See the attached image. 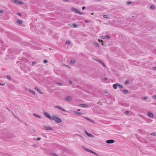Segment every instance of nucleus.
I'll return each mask as SVG.
<instances>
[{
    "label": "nucleus",
    "mask_w": 156,
    "mask_h": 156,
    "mask_svg": "<svg viewBox=\"0 0 156 156\" xmlns=\"http://www.w3.org/2000/svg\"><path fill=\"white\" fill-rule=\"evenodd\" d=\"M83 149L85 150H86V151H87V152H90L91 153L94 154H95L96 155L99 156V155H98V154H97L96 153L93 152V151H92L90 150H89V149L86 148H83Z\"/></svg>",
    "instance_id": "obj_1"
},
{
    "label": "nucleus",
    "mask_w": 156,
    "mask_h": 156,
    "mask_svg": "<svg viewBox=\"0 0 156 156\" xmlns=\"http://www.w3.org/2000/svg\"><path fill=\"white\" fill-rule=\"evenodd\" d=\"M54 120L57 123H60L62 122L61 120L59 118L55 117Z\"/></svg>",
    "instance_id": "obj_2"
},
{
    "label": "nucleus",
    "mask_w": 156,
    "mask_h": 156,
    "mask_svg": "<svg viewBox=\"0 0 156 156\" xmlns=\"http://www.w3.org/2000/svg\"><path fill=\"white\" fill-rule=\"evenodd\" d=\"M71 10L72 11L76 13H79V11L74 8H71Z\"/></svg>",
    "instance_id": "obj_3"
},
{
    "label": "nucleus",
    "mask_w": 156,
    "mask_h": 156,
    "mask_svg": "<svg viewBox=\"0 0 156 156\" xmlns=\"http://www.w3.org/2000/svg\"><path fill=\"white\" fill-rule=\"evenodd\" d=\"M106 142L107 144L113 143L115 142V141L113 140H107Z\"/></svg>",
    "instance_id": "obj_4"
},
{
    "label": "nucleus",
    "mask_w": 156,
    "mask_h": 156,
    "mask_svg": "<svg viewBox=\"0 0 156 156\" xmlns=\"http://www.w3.org/2000/svg\"><path fill=\"white\" fill-rule=\"evenodd\" d=\"M34 89L35 90H36L40 94H43V93L41 92V90L39 89L37 87H35V88H34Z\"/></svg>",
    "instance_id": "obj_5"
},
{
    "label": "nucleus",
    "mask_w": 156,
    "mask_h": 156,
    "mask_svg": "<svg viewBox=\"0 0 156 156\" xmlns=\"http://www.w3.org/2000/svg\"><path fill=\"white\" fill-rule=\"evenodd\" d=\"M44 127L46 130H51L52 129V128L49 126H45Z\"/></svg>",
    "instance_id": "obj_6"
},
{
    "label": "nucleus",
    "mask_w": 156,
    "mask_h": 156,
    "mask_svg": "<svg viewBox=\"0 0 156 156\" xmlns=\"http://www.w3.org/2000/svg\"><path fill=\"white\" fill-rule=\"evenodd\" d=\"M72 98L71 97L68 96L65 98V100L66 101H69L71 100Z\"/></svg>",
    "instance_id": "obj_7"
},
{
    "label": "nucleus",
    "mask_w": 156,
    "mask_h": 156,
    "mask_svg": "<svg viewBox=\"0 0 156 156\" xmlns=\"http://www.w3.org/2000/svg\"><path fill=\"white\" fill-rule=\"evenodd\" d=\"M55 108H58L59 109L64 111V112H66V111L64 109H62V108H61L60 106H56L55 107Z\"/></svg>",
    "instance_id": "obj_8"
},
{
    "label": "nucleus",
    "mask_w": 156,
    "mask_h": 156,
    "mask_svg": "<svg viewBox=\"0 0 156 156\" xmlns=\"http://www.w3.org/2000/svg\"><path fill=\"white\" fill-rule=\"evenodd\" d=\"M44 115L46 117L49 118V116H50V115L48 113L46 112H44Z\"/></svg>",
    "instance_id": "obj_9"
},
{
    "label": "nucleus",
    "mask_w": 156,
    "mask_h": 156,
    "mask_svg": "<svg viewBox=\"0 0 156 156\" xmlns=\"http://www.w3.org/2000/svg\"><path fill=\"white\" fill-rule=\"evenodd\" d=\"M23 2H22L21 1H19L18 0H16V2L15 3L17 4V5H20V4H23Z\"/></svg>",
    "instance_id": "obj_10"
},
{
    "label": "nucleus",
    "mask_w": 156,
    "mask_h": 156,
    "mask_svg": "<svg viewBox=\"0 0 156 156\" xmlns=\"http://www.w3.org/2000/svg\"><path fill=\"white\" fill-rule=\"evenodd\" d=\"M55 117V115H53L52 116L50 115L48 119L51 120H54Z\"/></svg>",
    "instance_id": "obj_11"
},
{
    "label": "nucleus",
    "mask_w": 156,
    "mask_h": 156,
    "mask_svg": "<svg viewBox=\"0 0 156 156\" xmlns=\"http://www.w3.org/2000/svg\"><path fill=\"white\" fill-rule=\"evenodd\" d=\"M148 115L149 117L151 118H152L153 117V114L151 113V112H149L148 113Z\"/></svg>",
    "instance_id": "obj_12"
},
{
    "label": "nucleus",
    "mask_w": 156,
    "mask_h": 156,
    "mask_svg": "<svg viewBox=\"0 0 156 156\" xmlns=\"http://www.w3.org/2000/svg\"><path fill=\"white\" fill-rule=\"evenodd\" d=\"M79 106L83 107H87L88 106V105L84 104H81Z\"/></svg>",
    "instance_id": "obj_13"
},
{
    "label": "nucleus",
    "mask_w": 156,
    "mask_h": 156,
    "mask_svg": "<svg viewBox=\"0 0 156 156\" xmlns=\"http://www.w3.org/2000/svg\"><path fill=\"white\" fill-rule=\"evenodd\" d=\"M86 134H87V135L88 136H89L90 137H92V138H93L94 137V136L93 135L87 132H86Z\"/></svg>",
    "instance_id": "obj_14"
},
{
    "label": "nucleus",
    "mask_w": 156,
    "mask_h": 156,
    "mask_svg": "<svg viewBox=\"0 0 156 156\" xmlns=\"http://www.w3.org/2000/svg\"><path fill=\"white\" fill-rule=\"evenodd\" d=\"M22 21L20 20H19L17 21V23L19 24H21L22 23Z\"/></svg>",
    "instance_id": "obj_15"
},
{
    "label": "nucleus",
    "mask_w": 156,
    "mask_h": 156,
    "mask_svg": "<svg viewBox=\"0 0 156 156\" xmlns=\"http://www.w3.org/2000/svg\"><path fill=\"white\" fill-rule=\"evenodd\" d=\"M29 92L30 93H31V94H34V95H35V92H34V90H29Z\"/></svg>",
    "instance_id": "obj_16"
},
{
    "label": "nucleus",
    "mask_w": 156,
    "mask_h": 156,
    "mask_svg": "<svg viewBox=\"0 0 156 156\" xmlns=\"http://www.w3.org/2000/svg\"><path fill=\"white\" fill-rule=\"evenodd\" d=\"M155 8V6L154 5H151L149 7V9H153Z\"/></svg>",
    "instance_id": "obj_17"
},
{
    "label": "nucleus",
    "mask_w": 156,
    "mask_h": 156,
    "mask_svg": "<svg viewBox=\"0 0 156 156\" xmlns=\"http://www.w3.org/2000/svg\"><path fill=\"white\" fill-rule=\"evenodd\" d=\"M117 83L113 85V87L114 89H116Z\"/></svg>",
    "instance_id": "obj_18"
},
{
    "label": "nucleus",
    "mask_w": 156,
    "mask_h": 156,
    "mask_svg": "<svg viewBox=\"0 0 156 156\" xmlns=\"http://www.w3.org/2000/svg\"><path fill=\"white\" fill-rule=\"evenodd\" d=\"M73 27H75V28L77 27H78V26L76 24H73Z\"/></svg>",
    "instance_id": "obj_19"
},
{
    "label": "nucleus",
    "mask_w": 156,
    "mask_h": 156,
    "mask_svg": "<svg viewBox=\"0 0 156 156\" xmlns=\"http://www.w3.org/2000/svg\"><path fill=\"white\" fill-rule=\"evenodd\" d=\"M75 62V61L74 60H71L70 61V63L71 64H73Z\"/></svg>",
    "instance_id": "obj_20"
},
{
    "label": "nucleus",
    "mask_w": 156,
    "mask_h": 156,
    "mask_svg": "<svg viewBox=\"0 0 156 156\" xmlns=\"http://www.w3.org/2000/svg\"><path fill=\"white\" fill-rule=\"evenodd\" d=\"M123 92L125 94H126L128 93V91L126 90H124L123 91Z\"/></svg>",
    "instance_id": "obj_21"
},
{
    "label": "nucleus",
    "mask_w": 156,
    "mask_h": 156,
    "mask_svg": "<svg viewBox=\"0 0 156 156\" xmlns=\"http://www.w3.org/2000/svg\"><path fill=\"white\" fill-rule=\"evenodd\" d=\"M56 84L58 86H61L62 85V84L60 83H57Z\"/></svg>",
    "instance_id": "obj_22"
},
{
    "label": "nucleus",
    "mask_w": 156,
    "mask_h": 156,
    "mask_svg": "<svg viewBox=\"0 0 156 156\" xmlns=\"http://www.w3.org/2000/svg\"><path fill=\"white\" fill-rule=\"evenodd\" d=\"M132 3V2H126V4L127 5L130 4Z\"/></svg>",
    "instance_id": "obj_23"
},
{
    "label": "nucleus",
    "mask_w": 156,
    "mask_h": 156,
    "mask_svg": "<svg viewBox=\"0 0 156 156\" xmlns=\"http://www.w3.org/2000/svg\"><path fill=\"white\" fill-rule=\"evenodd\" d=\"M98 41H99V42H100L101 41V42H102V45H103V41L102 40H101L100 39H98Z\"/></svg>",
    "instance_id": "obj_24"
},
{
    "label": "nucleus",
    "mask_w": 156,
    "mask_h": 156,
    "mask_svg": "<svg viewBox=\"0 0 156 156\" xmlns=\"http://www.w3.org/2000/svg\"><path fill=\"white\" fill-rule=\"evenodd\" d=\"M103 17L104 18H107V15H103Z\"/></svg>",
    "instance_id": "obj_25"
},
{
    "label": "nucleus",
    "mask_w": 156,
    "mask_h": 156,
    "mask_svg": "<svg viewBox=\"0 0 156 156\" xmlns=\"http://www.w3.org/2000/svg\"><path fill=\"white\" fill-rule=\"evenodd\" d=\"M66 43L67 44H70V42L69 41H66Z\"/></svg>",
    "instance_id": "obj_26"
},
{
    "label": "nucleus",
    "mask_w": 156,
    "mask_h": 156,
    "mask_svg": "<svg viewBox=\"0 0 156 156\" xmlns=\"http://www.w3.org/2000/svg\"><path fill=\"white\" fill-rule=\"evenodd\" d=\"M74 113H75V114H82L80 113H79V112H76V111L74 112Z\"/></svg>",
    "instance_id": "obj_27"
},
{
    "label": "nucleus",
    "mask_w": 156,
    "mask_h": 156,
    "mask_svg": "<svg viewBox=\"0 0 156 156\" xmlns=\"http://www.w3.org/2000/svg\"><path fill=\"white\" fill-rule=\"evenodd\" d=\"M7 78L8 80H11V78H10V77L9 76H7Z\"/></svg>",
    "instance_id": "obj_28"
},
{
    "label": "nucleus",
    "mask_w": 156,
    "mask_h": 156,
    "mask_svg": "<svg viewBox=\"0 0 156 156\" xmlns=\"http://www.w3.org/2000/svg\"><path fill=\"white\" fill-rule=\"evenodd\" d=\"M98 62H99L100 63H101H101H102V62H101V61H100V60H96Z\"/></svg>",
    "instance_id": "obj_29"
},
{
    "label": "nucleus",
    "mask_w": 156,
    "mask_h": 156,
    "mask_svg": "<svg viewBox=\"0 0 156 156\" xmlns=\"http://www.w3.org/2000/svg\"><path fill=\"white\" fill-rule=\"evenodd\" d=\"M117 86H118L119 87H123V86L121 85H120L118 83H117Z\"/></svg>",
    "instance_id": "obj_30"
},
{
    "label": "nucleus",
    "mask_w": 156,
    "mask_h": 156,
    "mask_svg": "<svg viewBox=\"0 0 156 156\" xmlns=\"http://www.w3.org/2000/svg\"><path fill=\"white\" fill-rule=\"evenodd\" d=\"M34 115L35 116L37 117H38V118H41V117L39 116V115H36L35 114Z\"/></svg>",
    "instance_id": "obj_31"
},
{
    "label": "nucleus",
    "mask_w": 156,
    "mask_h": 156,
    "mask_svg": "<svg viewBox=\"0 0 156 156\" xmlns=\"http://www.w3.org/2000/svg\"><path fill=\"white\" fill-rule=\"evenodd\" d=\"M90 122H91V123H94V124L95 123L92 120H91V119H90V121H89Z\"/></svg>",
    "instance_id": "obj_32"
},
{
    "label": "nucleus",
    "mask_w": 156,
    "mask_h": 156,
    "mask_svg": "<svg viewBox=\"0 0 156 156\" xmlns=\"http://www.w3.org/2000/svg\"><path fill=\"white\" fill-rule=\"evenodd\" d=\"M153 98L154 99H156V95H154L153 96Z\"/></svg>",
    "instance_id": "obj_33"
},
{
    "label": "nucleus",
    "mask_w": 156,
    "mask_h": 156,
    "mask_svg": "<svg viewBox=\"0 0 156 156\" xmlns=\"http://www.w3.org/2000/svg\"><path fill=\"white\" fill-rule=\"evenodd\" d=\"M128 83H129V82L127 81H126L125 82V84H128Z\"/></svg>",
    "instance_id": "obj_34"
},
{
    "label": "nucleus",
    "mask_w": 156,
    "mask_h": 156,
    "mask_svg": "<svg viewBox=\"0 0 156 156\" xmlns=\"http://www.w3.org/2000/svg\"><path fill=\"white\" fill-rule=\"evenodd\" d=\"M105 37H106L107 39H109V37L108 35H106L105 36Z\"/></svg>",
    "instance_id": "obj_35"
},
{
    "label": "nucleus",
    "mask_w": 156,
    "mask_h": 156,
    "mask_svg": "<svg viewBox=\"0 0 156 156\" xmlns=\"http://www.w3.org/2000/svg\"><path fill=\"white\" fill-rule=\"evenodd\" d=\"M17 0H11V1H12V2H14V3H15L16 2V1Z\"/></svg>",
    "instance_id": "obj_36"
},
{
    "label": "nucleus",
    "mask_w": 156,
    "mask_h": 156,
    "mask_svg": "<svg viewBox=\"0 0 156 156\" xmlns=\"http://www.w3.org/2000/svg\"><path fill=\"white\" fill-rule=\"evenodd\" d=\"M129 113V112L128 111H126V112H125V113L127 114V115H128Z\"/></svg>",
    "instance_id": "obj_37"
},
{
    "label": "nucleus",
    "mask_w": 156,
    "mask_h": 156,
    "mask_svg": "<svg viewBox=\"0 0 156 156\" xmlns=\"http://www.w3.org/2000/svg\"><path fill=\"white\" fill-rule=\"evenodd\" d=\"M3 12V10H0V13H2Z\"/></svg>",
    "instance_id": "obj_38"
},
{
    "label": "nucleus",
    "mask_w": 156,
    "mask_h": 156,
    "mask_svg": "<svg viewBox=\"0 0 156 156\" xmlns=\"http://www.w3.org/2000/svg\"><path fill=\"white\" fill-rule=\"evenodd\" d=\"M84 118L86 119H87V120H89V121H90V119H88V118L86 117H84Z\"/></svg>",
    "instance_id": "obj_39"
},
{
    "label": "nucleus",
    "mask_w": 156,
    "mask_h": 156,
    "mask_svg": "<svg viewBox=\"0 0 156 156\" xmlns=\"http://www.w3.org/2000/svg\"><path fill=\"white\" fill-rule=\"evenodd\" d=\"M104 80H108V78L107 77H105L104 78Z\"/></svg>",
    "instance_id": "obj_40"
},
{
    "label": "nucleus",
    "mask_w": 156,
    "mask_h": 156,
    "mask_svg": "<svg viewBox=\"0 0 156 156\" xmlns=\"http://www.w3.org/2000/svg\"><path fill=\"white\" fill-rule=\"evenodd\" d=\"M17 14V15H18V16H21V14H20V13H18Z\"/></svg>",
    "instance_id": "obj_41"
},
{
    "label": "nucleus",
    "mask_w": 156,
    "mask_h": 156,
    "mask_svg": "<svg viewBox=\"0 0 156 156\" xmlns=\"http://www.w3.org/2000/svg\"><path fill=\"white\" fill-rule=\"evenodd\" d=\"M37 140H41V138L40 137H38L37 138Z\"/></svg>",
    "instance_id": "obj_42"
},
{
    "label": "nucleus",
    "mask_w": 156,
    "mask_h": 156,
    "mask_svg": "<svg viewBox=\"0 0 156 156\" xmlns=\"http://www.w3.org/2000/svg\"><path fill=\"white\" fill-rule=\"evenodd\" d=\"M47 62H48V61L45 60H44V62L45 63H47Z\"/></svg>",
    "instance_id": "obj_43"
},
{
    "label": "nucleus",
    "mask_w": 156,
    "mask_h": 156,
    "mask_svg": "<svg viewBox=\"0 0 156 156\" xmlns=\"http://www.w3.org/2000/svg\"><path fill=\"white\" fill-rule=\"evenodd\" d=\"M153 69L154 70H156V67H153Z\"/></svg>",
    "instance_id": "obj_44"
},
{
    "label": "nucleus",
    "mask_w": 156,
    "mask_h": 156,
    "mask_svg": "<svg viewBox=\"0 0 156 156\" xmlns=\"http://www.w3.org/2000/svg\"><path fill=\"white\" fill-rule=\"evenodd\" d=\"M85 8H86L85 7H83L82 8V9L83 10H84V9H85Z\"/></svg>",
    "instance_id": "obj_45"
},
{
    "label": "nucleus",
    "mask_w": 156,
    "mask_h": 156,
    "mask_svg": "<svg viewBox=\"0 0 156 156\" xmlns=\"http://www.w3.org/2000/svg\"><path fill=\"white\" fill-rule=\"evenodd\" d=\"M94 44L95 45H97V46H98V44H97V43H94Z\"/></svg>",
    "instance_id": "obj_46"
},
{
    "label": "nucleus",
    "mask_w": 156,
    "mask_h": 156,
    "mask_svg": "<svg viewBox=\"0 0 156 156\" xmlns=\"http://www.w3.org/2000/svg\"><path fill=\"white\" fill-rule=\"evenodd\" d=\"M143 99L144 100H146L147 99V98L146 97H144L143 98Z\"/></svg>",
    "instance_id": "obj_47"
},
{
    "label": "nucleus",
    "mask_w": 156,
    "mask_h": 156,
    "mask_svg": "<svg viewBox=\"0 0 156 156\" xmlns=\"http://www.w3.org/2000/svg\"><path fill=\"white\" fill-rule=\"evenodd\" d=\"M78 13V14H81V15H82V14H83V13L80 12H79V13Z\"/></svg>",
    "instance_id": "obj_48"
},
{
    "label": "nucleus",
    "mask_w": 156,
    "mask_h": 156,
    "mask_svg": "<svg viewBox=\"0 0 156 156\" xmlns=\"http://www.w3.org/2000/svg\"><path fill=\"white\" fill-rule=\"evenodd\" d=\"M101 64L102 65V66H103L104 67H105V65H104V64L103 62H102V63H101Z\"/></svg>",
    "instance_id": "obj_49"
},
{
    "label": "nucleus",
    "mask_w": 156,
    "mask_h": 156,
    "mask_svg": "<svg viewBox=\"0 0 156 156\" xmlns=\"http://www.w3.org/2000/svg\"><path fill=\"white\" fill-rule=\"evenodd\" d=\"M101 37L102 39H104V38H105V37L104 36H101Z\"/></svg>",
    "instance_id": "obj_50"
},
{
    "label": "nucleus",
    "mask_w": 156,
    "mask_h": 156,
    "mask_svg": "<svg viewBox=\"0 0 156 156\" xmlns=\"http://www.w3.org/2000/svg\"><path fill=\"white\" fill-rule=\"evenodd\" d=\"M69 83L71 84L72 83V81H69Z\"/></svg>",
    "instance_id": "obj_51"
},
{
    "label": "nucleus",
    "mask_w": 156,
    "mask_h": 156,
    "mask_svg": "<svg viewBox=\"0 0 156 156\" xmlns=\"http://www.w3.org/2000/svg\"><path fill=\"white\" fill-rule=\"evenodd\" d=\"M151 135H155V133H151Z\"/></svg>",
    "instance_id": "obj_52"
},
{
    "label": "nucleus",
    "mask_w": 156,
    "mask_h": 156,
    "mask_svg": "<svg viewBox=\"0 0 156 156\" xmlns=\"http://www.w3.org/2000/svg\"><path fill=\"white\" fill-rule=\"evenodd\" d=\"M63 0L65 2H67V1H68L69 0Z\"/></svg>",
    "instance_id": "obj_53"
},
{
    "label": "nucleus",
    "mask_w": 156,
    "mask_h": 156,
    "mask_svg": "<svg viewBox=\"0 0 156 156\" xmlns=\"http://www.w3.org/2000/svg\"><path fill=\"white\" fill-rule=\"evenodd\" d=\"M34 64H35V62H32V64L33 65H34Z\"/></svg>",
    "instance_id": "obj_54"
},
{
    "label": "nucleus",
    "mask_w": 156,
    "mask_h": 156,
    "mask_svg": "<svg viewBox=\"0 0 156 156\" xmlns=\"http://www.w3.org/2000/svg\"><path fill=\"white\" fill-rule=\"evenodd\" d=\"M53 155L54 156H58L55 154H53Z\"/></svg>",
    "instance_id": "obj_55"
},
{
    "label": "nucleus",
    "mask_w": 156,
    "mask_h": 156,
    "mask_svg": "<svg viewBox=\"0 0 156 156\" xmlns=\"http://www.w3.org/2000/svg\"><path fill=\"white\" fill-rule=\"evenodd\" d=\"M132 18H134V16H133V15H132Z\"/></svg>",
    "instance_id": "obj_56"
},
{
    "label": "nucleus",
    "mask_w": 156,
    "mask_h": 156,
    "mask_svg": "<svg viewBox=\"0 0 156 156\" xmlns=\"http://www.w3.org/2000/svg\"><path fill=\"white\" fill-rule=\"evenodd\" d=\"M77 110L78 111H80V109H77Z\"/></svg>",
    "instance_id": "obj_57"
},
{
    "label": "nucleus",
    "mask_w": 156,
    "mask_h": 156,
    "mask_svg": "<svg viewBox=\"0 0 156 156\" xmlns=\"http://www.w3.org/2000/svg\"><path fill=\"white\" fill-rule=\"evenodd\" d=\"M85 22H86L87 23V22H88V21H87L86 20V21H85Z\"/></svg>",
    "instance_id": "obj_58"
},
{
    "label": "nucleus",
    "mask_w": 156,
    "mask_h": 156,
    "mask_svg": "<svg viewBox=\"0 0 156 156\" xmlns=\"http://www.w3.org/2000/svg\"><path fill=\"white\" fill-rule=\"evenodd\" d=\"M2 84L0 83V85H2Z\"/></svg>",
    "instance_id": "obj_59"
}]
</instances>
